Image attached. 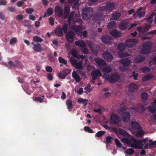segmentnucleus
<instances>
[{"mask_svg": "<svg viewBox=\"0 0 156 156\" xmlns=\"http://www.w3.org/2000/svg\"><path fill=\"white\" fill-rule=\"evenodd\" d=\"M121 141L127 144L129 147L135 149H141L143 147L145 148L146 146V141L143 140L141 141L136 140L135 138L129 139L126 138H122Z\"/></svg>", "mask_w": 156, "mask_h": 156, "instance_id": "f257e3e1", "label": "nucleus"}, {"mask_svg": "<svg viewBox=\"0 0 156 156\" xmlns=\"http://www.w3.org/2000/svg\"><path fill=\"white\" fill-rule=\"evenodd\" d=\"M128 111V109L123 106L118 111V113L121 116L122 119L123 121L126 122L130 120V115ZM135 111L136 108L133 106L131 108V109H129V112H133Z\"/></svg>", "mask_w": 156, "mask_h": 156, "instance_id": "f03ea898", "label": "nucleus"}, {"mask_svg": "<svg viewBox=\"0 0 156 156\" xmlns=\"http://www.w3.org/2000/svg\"><path fill=\"white\" fill-rule=\"evenodd\" d=\"M129 129L137 137H142L144 134V132L142 130L141 127L136 122H133L131 123Z\"/></svg>", "mask_w": 156, "mask_h": 156, "instance_id": "7ed1b4c3", "label": "nucleus"}, {"mask_svg": "<svg viewBox=\"0 0 156 156\" xmlns=\"http://www.w3.org/2000/svg\"><path fill=\"white\" fill-rule=\"evenodd\" d=\"M93 12V9L92 8H84L82 11L83 19L85 20H88L91 16Z\"/></svg>", "mask_w": 156, "mask_h": 156, "instance_id": "20e7f679", "label": "nucleus"}, {"mask_svg": "<svg viewBox=\"0 0 156 156\" xmlns=\"http://www.w3.org/2000/svg\"><path fill=\"white\" fill-rule=\"evenodd\" d=\"M102 77L105 80L110 82H116L119 78V75L116 74H113L109 76L106 73H105Z\"/></svg>", "mask_w": 156, "mask_h": 156, "instance_id": "39448f33", "label": "nucleus"}, {"mask_svg": "<svg viewBox=\"0 0 156 156\" xmlns=\"http://www.w3.org/2000/svg\"><path fill=\"white\" fill-rule=\"evenodd\" d=\"M114 7V4L113 3H107L106 5V7H100L99 10L101 12L103 13H105L106 12H109L112 10Z\"/></svg>", "mask_w": 156, "mask_h": 156, "instance_id": "423d86ee", "label": "nucleus"}, {"mask_svg": "<svg viewBox=\"0 0 156 156\" xmlns=\"http://www.w3.org/2000/svg\"><path fill=\"white\" fill-rule=\"evenodd\" d=\"M75 44L76 45L79 46L83 53L87 54L88 53V51L86 48V44L83 41L80 40L75 42Z\"/></svg>", "mask_w": 156, "mask_h": 156, "instance_id": "0eeeda50", "label": "nucleus"}, {"mask_svg": "<svg viewBox=\"0 0 156 156\" xmlns=\"http://www.w3.org/2000/svg\"><path fill=\"white\" fill-rule=\"evenodd\" d=\"M111 122L113 124H117L120 121L119 118L117 115L114 114H112L111 117Z\"/></svg>", "mask_w": 156, "mask_h": 156, "instance_id": "6e6552de", "label": "nucleus"}, {"mask_svg": "<svg viewBox=\"0 0 156 156\" xmlns=\"http://www.w3.org/2000/svg\"><path fill=\"white\" fill-rule=\"evenodd\" d=\"M137 30L140 37H143L146 34V27H137Z\"/></svg>", "mask_w": 156, "mask_h": 156, "instance_id": "1a4fd4ad", "label": "nucleus"}, {"mask_svg": "<svg viewBox=\"0 0 156 156\" xmlns=\"http://www.w3.org/2000/svg\"><path fill=\"white\" fill-rule=\"evenodd\" d=\"M138 42V41L135 39H130L127 40L126 41V44L128 48H130Z\"/></svg>", "mask_w": 156, "mask_h": 156, "instance_id": "9d476101", "label": "nucleus"}, {"mask_svg": "<svg viewBox=\"0 0 156 156\" xmlns=\"http://www.w3.org/2000/svg\"><path fill=\"white\" fill-rule=\"evenodd\" d=\"M148 139L147 138V149L156 147V140H149L148 142Z\"/></svg>", "mask_w": 156, "mask_h": 156, "instance_id": "9b49d317", "label": "nucleus"}, {"mask_svg": "<svg viewBox=\"0 0 156 156\" xmlns=\"http://www.w3.org/2000/svg\"><path fill=\"white\" fill-rule=\"evenodd\" d=\"M145 11L142 8H140L137 11V12L133 14V15L135 17H136L137 15L139 18L143 17L145 14Z\"/></svg>", "mask_w": 156, "mask_h": 156, "instance_id": "f8f14e48", "label": "nucleus"}, {"mask_svg": "<svg viewBox=\"0 0 156 156\" xmlns=\"http://www.w3.org/2000/svg\"><path fill=\"white\" fill-rule=\"evenodd\" d=\"M121 62L123 65V69L120 68L119 69L120 71H123L125 69V68L126 66L129 65L131 61L128 59H123L121 61Z\"/></svg>", "mask_w": 156, "mask_h": 156, "instance_id": "ddd939ff", "label": "nucleus"}, {"mask_svg": "<svg viewBox=\"0 0 156 156\" xmlns=\"http://www.w3.org/2000/svg\"><path fill=\"white\" fill-rule=\"evenodd\" d=\"M91 76L93 80H94L98 76H101L102 74L100 70H96L91 73Z\"/></svg>", "mask_w": 156, "mask_h": 156, "instance_id": "4468645a", "label": "nucleus"}, {"mask_svg": "<svg viewBox=\"0 0 156 156\" xmlns=\"http://www.w3.org/2000/svg\"><path fill=\"white\" fill-rule=\"evenodd\" d=\"M101 39L102 41L105 43L110 44L111 43V38L110 36L107 35L102 36Z\"/></svg>", "mask_w": 156, "mask_h": 156, "instance_id": "2eb2a0df", "label": "nucleus"}, {"mask_svg": "<svg viewBox=\"0 0 156 156\" xmlns=\"http://www.w3.org/2000/svg\"><path fill=\"white\" fill-rule=\"evenodd\" d=\"M138 88V86L136 84L131 83L129 85L128 91L129 92H134Z\"/></svg>", "mask_w": 156, "mask_h": 156, "instance_id": "dca6fc26", "label": "nucleus"}, {"mask_svg": "<svg viewBox=\"0 0 156 156\" xmlns=\"http://www.w3.org/2000/svg\"><path fill=\"white\" fill-rule=\"evenodd\" d=\"M141 104L142 105V107H144L146 105V93L143 92L141 94Z\"/></svg>", "mask_w": 156, "mask_h": 156, "instance_id": "f3484780", "label": "nucleus"}, {"mask_svg": "<svg viewBox=\"0 0 156 156\" xmlns=\"http://www.w3.org/2000/svg\"><path fill=\"white\" fill-rule=\"evenodd\" d=\"M104 58L108 61H111L113 59V57L108 52H105L102 55Z\"/></svg>", "mask_w": 156, "mask_h": 156, "instance_id": "a211bd4d", "label": "nucleus"}, {"mask_svg": "<svg viewBox=\"0 0 156 156\" xmlns=\"http://www.w3.org/2000/svg\"><path fill=\"white\" fill-rule=\"evenodd\" d=\"M72 28L76 32V33L79 35L81 36L82 34V27L80 26H76L75 25H73Z\"/></svg>", "mask_w": 156, "mask_h": 156, "instance_id": "6ab92c4d", "label": "nucleus"}, {"mask_svg": "<svg viewBox=\"0 0 156 156\" xmlns=\"http://www.w3.org/2000/svg\"><path fill=\"white\" fill-rule=\"evenodd\" d=\"M74 37V34L71 31L67 33L66 35V39L69 42L73 41Z\"/></svg>", "mask_w": 156, "mask_h": 156, "instance_id": "aec40b11", "label": "nucleus"}, {"mask_svg": "<svg viewBox=\"0 0 156 156\" xmlns=\"http://www.w3.org/2000/svg\"><path fill=\"white\" fill-rule=\"evenodd\" d=\"M62 8L59 6H57L55 9V12L56 15L58 16H61L62 15Z\"/></svg>", "mask_w": 156, "mask_h": 156, "instance_id": "412c9836", "label": "nucleus"}, {"mask_svg": "<svg viewBox=\"0 0 156 156\" xmlns=\"http://www.w3.org/2000/svg\"><path fill=\"white\" fill-rule=\"evenodd\" d=\"M94 60L97 63L99 66H104L106 64L105 62L102 59L98 58H94Z\"/></svg>", "mask_w": 156, "mask_h": 156, "instance_id": "4be33fe9", "label": "nucleus"}, {"mask_svg": "<svg viewBox=\"0 0 156 156\" xmlns=\"http://www.w3.org/2000/svg\"><path fill=\"white\" fill-rule=\"evenodd\" d=\"M72 76L76 82H78L80 81L81 78L76 72L75 71H73L72 73Z\"/></svg>", "mask_w": 156, "mask_h": 156, "instance_id": "5701e85b", "label": "nucleus"}, {"mask_svg": "<svg viewBox=\"0 0 156 156\" xmlns=\"http://www.w3.org/2000/svg\"><path fill=\"white\" fill-rule=\"evenodd\" d=\"M77 102L79 104H82L84 106H86L87 104L88 100L83 99L82 98H79L77 100Z\"/></svg>", "mask_w": 156, "mask_h": 156, "instance_id": "b1692460", "label": "nucleus"}, {"mask_svg": "<svg viewBox=\"0 0 156 156\" xmlns=\"http://www.w3.org/2000/svg\"><path fill=\"white\" fill-rule=\"evenodd\" d=\"M55 34L58 36H61L63 35L62 29L61 28L58 27L55 30Z\"/></svg>", "mask_w": 156, "mask_h": 156, "instance_id": "393cba45", "label": "nucleus"}, {"mask_svg": "<svg viewBox=\"0 0 156 156\" xmlns=\"http://www.w3.org/2000/svg\"><path fill=\"white\" fill-rule=\"evenodd\" d=\"M33 49L34 51L36 52H39L41 51L42 48L41 45L38 43L34 45Z\"/></svg>", "mask_w": 156, "mask_h": 156, "instance_id": "a878e982", "label": "nucleus"}, {"mask_svg": "<svg viewBox=\"0 0 156 156\" xmlns=\"http://www.w3.org/2000/svg\"><path fill=\"white\" fill-rule=\"evenodd\" d=\"M75 15V14H74V12H73L72 15H70L68 17V22L69 23V24H70L74 22H76L77 21V20H75L73 18V17H74Z\"/></svg>", "mask_w": 156, "mask_h": 156, "instance_id": "bb28decb", "label": "nucleus"}, {"mask_svg": "<svg viewBox=\"0 0 156 156\" xmlns=\"http://www.w3.org/2000/svg\"><path fill=\"white\" fill-rule=\"evenodd\" d=\"M128 27V23L124 22H122L119 25V27L120 29L123 30L126 29Z\"/></svg>", "mask_w": 156, "mask_h": 156, "instance_id": "cd10ccee", "label": "nucleus"}, {"mask_svg": "<svg viewBox=\"0 0 156 156\" xmlns=\"http://www.w3.org/2000/svg\"><path fill=\"white\" fill-rule=\"evenodd\" d=\"M110 34L115 37H119L120 35V33L116 30H113L110 32Z\"/></svg>", "mask_w": 156, "mask_h": 156, "instance_id": "c85d7f7f", "label": "nucleus"}, {"mask_svg": "<svg viewBox=\"0 0 156 156\" xmlns=\"http://www.w3.org/2000/svg\"><path fill=\"white\" fill-rule=\"evenodd\" d=\"M121 14L119 13H115L113 14L112 16L111 20H117L119 17L121 16Z\"/></svg>", "mask_w": 156, "mask_h": 156, "instance_id": "c756f323", "label": "nucleus"}, {"mask_svg": "<svg viewBox=\"0 0 156 156\" xmlns=\"http://www.w3.org/2000/svg\"><path fill=\"white\" fill-rule=\"evenodd\" d=\"M78 86H76L75 87V90L76 91V93L79 95H81L83 93V88L82 87H80L79 89L77 88Z\"/></svg>", "mask_w": 156, "mask_h": 156, "instance_id": "7c9ffc66", "label": "nucleus"}, {"mask_svg": "<svg viewBox=\"0 0 156 156\" xmlns=\"http://www.w3.org/2000/svg\"><path fill=\"white\" fill-rule=\"evenodd\" d=\"M96 17L97 18L96 21L99 24L104 20V16L102 15L98 16L97 17Z\"/></svg>", "mask_w": 156, "mask_h": 156, "instance_id": "2f4dec72", "label": "nucleus"}, {"mask_svg": "<svg viewBox=\"0 0 156 156\" xmlns=\"http://www.w3.org/2000/svg\"><path fill=\"white\" fill-rule=\"evenodd\" d=\"M118 132L120 134L123 136H128V133L123 129H118Z\"/></svg>", "mask_w": 156, "mask_h": 156, "instance_id": "473e14b6", "label": "nucleus"}, {"mask_svg": "<svg viewBox=\"0 0 156 156\" xmlns=\"http://www.w3.org/2000/svg\"><path fill=\"white\" fill-rule=\"evenodd\" d=\"M53 13V10L51 8H49L47 10V12L44 16V17H45L47 16H48L51 15Z\"/></svg>", "mask_w": 156, "mask_h": 156, "instance_id": "72a5a7b5", "label": "nucleus"}, {"mask_svg": "<svg viewBox=\"0 0 156 156\" xmlns=\"http://www.w3.org/2000/svg\"><path fill=\"white\" fill-rule=\"evenodd\" d=\"M110 66H109L105 67L103 69H101V70L103 72L109 73L112 70V69Z\"/></svg>", "mask_w": 156, "mask_h": 156, "instance_id": "f704fd0d", "label": "nucleus"}, {"mask_svg": "<svg viewBox=\"0 0 156 156\" xmlns=\"http://www.w3.org/2000/svg\"><path fill=\"white\" fill-rule=\"evenodd\" d=\"M141 53L142 54H144L146 52V44H144L142 46L140 47Z\"/></svg>", "mask_w": 156, "mask_h": 156, "instance_id": "c9c22d12", "label": "nucleus"}, {"mask_svg": "<svg viewBox=\"0 0 156 156\" xmlns=\"http://www.w3.org/2000/svg\"><path fill=\"white\" fill-rule=\"evenodd\" d=\"M76 68L80 69H83V66L82 65V62H79L76 63V65L75 66Z\"/></svg>", "mask_w": 156, "mask_h": 156, "instance_id": "e433bc0d", "label": "nucleus"}, {"mask_svg": "<svg viewBox=\"0 0 156 156\" xmlns=\"http://www.w3.org/2000/svg\"><path fill=\"white\" fill-rule=\"evenodd\" d=\"M70 8L69 6H67L65 7L64 9V13L66 14V18H68V14Z\"/></svg>", "mask_w": 156, "mask_h": 156, "instance_id": "4c0bfd02", "label": "nucleus"}, {"mask_svg": "<svg viewBox=\"0 0 156 156\" xmlns=\"http://www.w3.org/2000/svg\"><path fill=\"white\" fill-rule=\"evenodd\" d=\"M58 76L62 79H64L66 76V74H65V71L63 70L58 74Z\"/></svg>", "mask_w": 156, "mask_h": 156, "instance_id": "58836bf2", "label": "nucleus"}, {"mask_svg": "<svg viewBox=\"0 0 156 156\" xmlns=\"http://www.w3.org/2000/svg\"><path fill=\"white\" fill-rule=\"evenodd\" d=\"M66 105L67 106L68 108L70 110L73 108V104L72 101L70 100H69L66 101Z\"/></svg>", "mask_w": 156, "mask_h": 156, "instance_id": "ea45409f", "label": "nucleus"}, {"mask_svg": "<svg viewBox=\"0 0 156 156\" xmlns=\"http://www.w3.org/2000/svg\"><path fill=\"white\" fill-rule=\"evenodd\" d=\"M33 99L34 101H38L41 103L46 101V99H42L41 98L39 97L35 98Z\"/></svg>", "mask_w": 156, "mask_h": 156, "instance_id": "a19ab883", "label": "nucleus"}, {"mask_svg": "<svg viewBox=\"0 0 156 156\" xmlns=\"http://www.w3.org/2000/svg\"><path fill=\"white\" fill-rule=\"evenodd\" d=\"M118 48L119 51H123L124 50L125 46L124 44H120L118 45Z\"/></svg>", "mask_w": 156, "mask_h": 156, "instance_id": "79ce46f5", "label": "nucleus"}, {"mask_svg": "<svg viewBox=\"0 0 156 156\" xmlns=\"http://www.w3.org/2000/svg\"><path fill=\"white\" fill-rule=\"evenodd\" d=\"M145 58L143 57H138L135 59V61L136 62H140L144 61Z\"/></svg>", "mask_w": 156, "mask_h": 156, "instance_id": "37998d69", "label": "nucleus"}, {"mask_svg": "<svg viewBox=\"0 0 156 156\" xmlns=\"http://www.w3.org/2000/svg\"><path fill=\"white\" fill-rule=\"evenodd\" d=\"M116 26L115 24V22L113 21L110 22L108 25V27L109 29H112L114 27H115Z\"/></svg>", "mask_w": 156, "mask_h": 156, "instance_id": "c03bdc74", "label": "nucleus"}, {"mask_svg": "<svg viewBox=\"0 0 156 156\" xmlns=\"http://www.w3.org/2000/svg\"><path fill=\"white\" fill-rule=\"evenodd\" d=\"M150 64L155 65L156 64V56L153 57L151 60L149 61Z\"/></svg>", "mask_w": 156, "mask_h": 156, "instance_id": "a18cd8bd", "label": "nucleus"}, {"mask_svg": "<svg viewBox=\"0 0 156 156\" xmlns=\"http://www.w3.org/2000/svg\"><path fill=\"white\" fill-rule=\"evenodd\" d=\"M70 62L72 65L73 66L76 65L77 63L76 60L73 57H71L70 58Z\"/></svg>", "mask_w": 156, "mask_h": 156, "instance_id": "49530a36", "label": "nucleus"}, {"mask_svg": "<svg viewBox=\"0 0 156 156\" xmlns=\"http://www.w3.org/2000/svg\"><path fill=\"white\" fill-rule=\"evenodd\" d=\"M84 89L86 90L85 92L87 93L90 92L92 90V88L90 87V86L89 85L86 86L85 87Z\"/></svg>", "mask_w": 156, "mask_h": 156, "instance_id": "de8ad7c7", "label": "nucleus"}, {"mask_svg": "<svg viewBox=\"0 0 156 156\" xmlns=\"http://www.w3.org/2000/svg\"><path fill=\"white\" fill-rule=\"evenodd\" d=\"M33 39L34 41L36 42H41L43 41V40L41 38L37 36H35L33 37Z\"/></svg>", "mask_w": 156, "mask_h": 156, "instance_id": "09e8293b", "label": "nucleus"}, {"mask_svg": "<svg viewBox=\"0 0 156 156\" xmlns=\"http://www.w3.org/2000/svg\"><path fill=\"white\" fill-rule=\"evenodd\" d=\"M149 108L150 112L154 114L156 111V108L155 107L152 106L148 107Z\"/></svg>", "mask_w": 156, "mask_h": 156, "instance_id": "8fccbe9b", "label": "nucleus"}, {"mask_svg": "<svg viewBox=\"0 0 156 156\" xmlns=\"http://www.w3.org/2000/svg\"><path fill=\"white\" fill-rule=\"evenodd\" d=\"M58 61L60 63L64 64L65 65L67 64V61L64 59L60 57L58 58Z\"/></svg>", "mask_w": 156, "mask_h": 156, "instance_id": "3c124183", "label": "nucleus"}, {"mask_svg": "<svg viewBox=\"0 0 156 156\" xmlns=\"http://www.w3.org/2000/svg\"><path fill=\"white\" fill-rule=\"evenodd\" d=\"M23 16L22 15L20 14L17 15L16 16L15 18L17 21H19L23 19Z\"/></svg>", "mask_w": 156, "mask_h": 156, "instance_id": "603ef678", "label": "nucleus"}, {"mask_svg": "<svg viewBox=\"0 0 156 156\" xmlns=\"http://www.w3.org/2000/svg\"><path fill=\"white\" fill-rule=\"evenodd\" d=\"M84 130L86 132H87L90 133H92L93 132V131L88 126H85L84 128Z\"/></svg>", "mask_w": 156, "mask_h": 156, "instance_id": "864d4df0", "label": "nucleus"}, {"mask_svg": "<svg viewBox=\"0 0 156 156\" xmlns=\"http://www.w3.org/2000/svg\"><path fill=\"white\" fill-rule=\"evenodd\" d=\"M126 153L129 154H131L134 152V150L131 149H128L126 151Z\"/></svg>", "mask_w": 156, "mask_h": 156, "instance_id": "5fc2aeb1", "label": "nucleus"}, {"mask_svg": "<svg viewBox=\"0 0 156 156\" xmlns=\"http://www.w3.org/2000/svg\"><path fill=\"white\" fill-rule=\"evenodd\" d=\"M34 9L32 8H29L26 9V12L27 14H31L34 11Z\"/></svg>", "mask_w": 156, "mask_h": 156, "instance_id": "6e6d98bb", "label": "nucleus"}, {"mask_svg": "<svg viewBox=\"0 0 156 156\" xmlns=\"http://www.w3.org/2000/svg\"><path fill=\"white\" fill-rule=\"evenodd\" d=\"M17 41V39L15 37L12 38L10 41V43L11 45L15 44Z\"/></svg>", "mask_w": 156, "mask_h": 156, "instance_id": "4d7b16f0", "label": "nucleus"}, {"mask_svg": "<svg viewBox=\"0 0 156 156\" xmlns=\"http://www.w3.org/2000/svg\"><path fill=\"white\" fill-rule=\"evenodd\" d=\"M104 134H105V132L104 131H99L96 134V135L97 137H100V136H102Z\"/></svg>", "mask_w": 156, "mask_h": 156, "instance_id": "13d9d810", "label": "nucleus"}, {"mask_svg": "<svg viewBox=\"0 0 156 156\" xmlns=\"http://www.w3.org/2000/svg\"><path fill=\"white\" fill-rule=\"evenodd\" d=\"M77 51L75 50H73L72 51V54L76 58H79V56H78V55L77 54Z\"/></svg>", "mask_w": 156, "mask_h": 156, "instance_id": "bf43d9fd", "label": "nucleus"}, {"mask_svg": "<svg viewBox=\"0 0 156 156\" xmlns=\"http://www.w3.org/2000/svg\"><path fill=\"white\" fill-rule=\"evenodd\" d=\"M115 141L117 146L119 148L121 147H122V145L119 141L117 139H115Z\"/></svg>", "mask_w": 156, "mask_h": 156, "instance_id": "052dcab7", "label": "nucleus"}, {"mask_svg": "<svg viewBox=\"0 0 156 156\" xmlns=\"http://www.w3.org/2000/svg\"><path fill=\"white\" fill-rule=\"evenodd\" d=\"M24 1H18L16 3V5L18 7H21L24 4Z\"/></svg>", "mask_w": 156, "mask_h": 156, "instance_id": "680f3d73", "label": "nucleus"}, {"mask_svg": "<svg viewBox=\"0 0 156 156\" xmlns=\"http://www.w3.org/2000/svg\"><path fill=\"white\" fill-rule=\"evenodd\" d=\"M68 28V25L65 23L64 24L63 27V30L65 33H66Z\"/></svg>", "mask_w": 156, "mask_h": 156, "instance_id": "e2e57ef3", "label": "nucleus"}, {"mask_svg": "<svg viewBox=\"0 0 156 156\" xmlns=\"http://www.w3.org/2000/svg\"><path fill=\"white\" fill-rule=\"evenodd\" d=\"M94 111L95 112L98 113H101V108H94Z\"/></svg>", "mask_w": 156, "mask_h": 156, "instance_id": "0e129e2a", "label": "nucleus"}, {"mask_svg": "<svg viewBox=\"0 0 156 156\" xmlns=\"http://www.w3.org/2000/svg\"><path fill=\"white\" fill-rule=\"evenodd\" d=\"M7 4V2L5 0H0V5H5Z\"/></svg>", "mask_w": 156, "mask_h": 156, "instance_id": "69168bd1", "label": "nucleus"}, {"mask_svg": "<svg viewBox=\"0 0 156 156\" xmlns=\"http://www.w3.org/2000/svg\"><path fill=\"white\" fill-rule=\"evenodd\" d=\"M46 70L47 72H51L52 71V68L51 66H48L46 68Z\"/></svg>", "mask_w": 156, "mask_h": 156, "instance_id": "338daca9", "label": "nucleus"}, {"mask_svg": "<svg viewBox=\"0 0 156 156\" xmlns=\"http://www.w3.org/2000/svg\"><path fill=\"white\" fill-rule=\"evenodd\" d=\"M8 9L11 12H15L16 11V8L14 7H9Z\"/></svg>", "mask_w": 156, "mask_h": 156, "instance_id": "774afa93", "label": "nucleus"}]
</instances>
